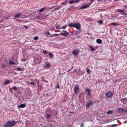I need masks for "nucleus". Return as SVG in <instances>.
<instances>
[{"label":"nucleus","instance_id":"f257e3e1","mask_svg":"<svg viewBox=\"0 0 127 127\" xmlns=\"http://www.w3.org/2000/svg\"><path fill=\"white\" fill-rule=\"evenodd\" d=\"M17 122L14 121H13L11 122L10 121H8L4 125V127H11L15 125Z\"/></svg>","mask_w":127,"mask_h":127},{"label":"nucleus","instance_id":"f03ea898","mask_svg":"<svg viewBox=\"0 0 127 127\" xmlns=\"http://www.w3.org/2000/svg\"><path fill=\"white\" fill-rule=\"evenodd\" d=\"M79 86L77 85H75L74 87V93L76 94H77L78 92L79 91Z\"/></svg>","mask_w":127,"mask_h":127},{"label":"nucleus","instance_id":"7ed1b4c3","mask_svg":"<svg viewBox=\"0 0 127 127\" xmlns=\"http://www.w3.org/2000/svg\"><path fill=\"white\" fill-rule=\"evenodd\" d=\"M94 103L93 101L89 100L88 102H86V106L87 107H89L90 106L92 105V104Z\"/></svg>","mask_w":127,"mask_h":127},{"label":"nucleus","instance_id":"20e7f679","mask_svg":"<svg viewBox=\"0 0 127 127\" xmlns=\"http://www.w3.org/2000/svg\"><path fill=\"white\" fill-rule=\"evenodd\" d=\"M60 34L65 36H66L68 35L69 33L66 31L64 30L62 32L60 33Z\"/></svg>","mask_w":127,"mask_h":127},{"label":"nucleus","instance_id":"39448f33","mask_svg":"<svg viewBox=\"0 0 127 127\" xmlns=\"http://www.w3.org/2000/svg\"><path fill=\"white\" fill-rule=\"evenodd\" d=\"M74 27L79 30L80 28V25L79 23H74Z\"/></svg>","mask_w":127,"mask_h":127},{"label":"nucleus","instance_id":"423d86ee","mask_svg":"<svg viewBox=\"0 0 127 127\" xmlns=\"http://www.w3.org/2000/svg\"><path fill=\"white\" fill-rule=\"evenodd\" d=\"M106 96L109 98L111 97L112 95L113 94L111 91L108 92L106 94Z\"/></svg>","mask_w":127,"mask_h":127},{"label":"nucleus","instance_id":"0eeeda50","mask_svg":"<svg viewBox=\"0 0 127 127\" xmlns=\"http://www.w3.org/2000/svg\"><path fill=\"white\" fill-rule=\"evenodd\" d=\"M90 5V4H86L83 6H81V9H83L86 8L87 7L89 6Z\"/></svg>","mask_w":127,"mask_h":127},{"label":"nucleus","instance_id":"6e6552de","mask_svg":"<svg viewBox=\"0 0 127 127\" xmlns=\"http://www.w3.org/2000/svg\"><path fill=\"white\" fill-rule=\"evenodd\" d=\"M26 107V105L25 104H22L18 106V107L19 108H24L25 107Z\"/></svg>","mask_w":127,"mask_h":127},{"label":"nucleus","instance_id":"1a4fd4ad","mask_svg":"<svg viewBox=\"0 0 127 127\" xmlns=\"http://www.w3.org/2000/svg\"><path fill=\"white\" fill-rule=\"evenodd\" d=\"M86 94L88 95L89 96H91V93L90 90L88 89L86 91Z\"/></svg>","mask_w":127,"mask_h":127},{"label":"nucleus","instance_id":"9d476101","mask_svg":"<svg viewBox=\"0 0 127 127\" xmlns=\"http://www.w3.org/2000/svg\"><path fill=\"white\" fill-rule=\"evenodd\" d=\"M125 110L123 108H119L118 109V112H122L123 111H125Z\"/></svg>","mask_w":127,"mask_h":127},{"label":"nucleus","instance_id":"9b49d317","mask_svg":"<svg viewBox=\"0 0 127 127\" xmlns=\"http://www.w3.org/2000/svg\"><path fill=\"white\" fill-rule=\"evenodd\" d=\"M96 42L99 44H101L102 42L101 40L100 39H98L96 40Z\"/></svg>","mask_w":127,"mask_h":127},{"label":"nucleus","instance_id":"f8f14e48","mask_svg":"<svg viewBox=\"0 0 127 127\" xmlns=\"http://www.w3.org/2000/svg\"><path fill=\"white\" fill-rule=\"evenodd\" d=\"M21 15V13H18L16 14L14 16V17L15 18H18Z\"/></svg>","mask_w":127,"mask_h":127},{"label":"nucleus","instance_id":"ddd939ff","mask_svg":"<svg viewBox=\"0 0 127 127\" xmlns=\"http://www.w3.org/2000/svg\"><path fill=\"white\" fill-rule=\"evenodd\" d=\"M46 9V7H45L41 8L39 10L38 12H42Z\"/></svg>","mask_w":127,"mask_h":127},{"label":"nucleus","instance_id":"4468645a","mask_svg":"<svg viewBox=\"0 0 127 127\" xmlns=\"http://www.w3.org/2000/svg\"><path fill=\"white\" fill-rule=\"evenodd\" d=\"M45 66L47 68L49 67L50 66V65L48 62H46L45 63Z\"/></svg>","mask_w":127,"mask_h":127},{"label":"nucleus","instance_id":"2eb2a0df","mask_svg":"<svg viewBox=\"0 0 127 127\" xmlns=\"http://www.w3.org/2000/svg\"><path fill=\"white\" fill-rule=\"evenodd\" d=\"M79 51H78L77 50H74L72 52V53L74 54H78Z\"/></svg>","mask_w":127,"mask_h":127},{"label":"nucleus","instance_id":"dca6fc26","mask_svg":"<svg viewBox=\"0 0 127 127\" xmlns=\"http://www.w3.org/2000/svg\"><path fill=\"white\" fill-rule=\"evenodd\" d=\"M74 23H71L68 25V26L69 27H74Z\"/></svg>","mask_w":127,"mask_h":127},{"label":"nucleus","instance_id":"f3484780","mask_svg":"<svg viewBox=\"0 0 127 127\" xmlns=\"http://www.w3.org/2000/svg\"><path fill=\"white\" fill-rule=\"evenodd\" d=\"M9 64L11 65L13 64H16L15 63H14L13 61L12 60H10L9 61Z\"/></svg>","mask_w":127,"mask_h":127},{"label":"nucleus","instance_id":"a211bd4d","mask_svg":"<svg viewBox=\"0 0 127 127\" xmlns=\"http://www.w3.org/2000/svg\"><path fill=\"white\" fill-rule=\"evenodd\" d=\"M10 82V81L9 80H5L4 82V84L6 85L8 83Z\"/></svg>","mask_w":127,"mask_h":127},{"label":"nucleus","instance_id":"6ab92c4d","mask_svg":"<svg viewBox=\"0 0 127 127\" xmlns=\"http://www.w3.org/2000/svg\"><path fill=\"white\" fill-rule=\"evenodd\" d=\"M113 112V111L109 110L107 112V114H110Z\"/></svg>","mask_w":127,"mask_h":127},{"label":"nucleus","instance_id":"aec40b11","mask_svg":"<svg viewBox=\"0 0 127 127\" xmlns=\"http://www.w3.org/2000/svg\"><path fill=\"white\" fill-rule=\"evenodd\" d=\"M89 47L91 48V50L92 51H94L95 50V49L94 48L91 46H90Z\"/></svg>","mask_w":127,"mask_h":127},{"label":"nucleus","instance_id":"412c9836","mask_svg":"<svg viewBox=\"0 0 127 127\" xmlns=\"http://www.w3.org/2000/svg\"><path fill=\"white\" fill-rule=\"evenodd\" d=\"M67 26V25H64L62 27H61L62 29H65L66 27Z\"/></svg>","mask_w":127,"mask_h":127},{"label":"nucleus","instance_id":"4be33fe9","mask_svg":"<svg viewBox=\"0 0 127 127\" xmlns=\"http://www.w3.org/2000/svg\"><path fill=\"white\" fill-rule=\"evenodd\" d=\"M48 55L50 58H52L53 57V55L52 53H49Z\"/></svg>","mask_w":127,"mask_h":127},{"label":"nucleus","instance_id":"5701e85b","mask_svg":"<svg viewBox=\"0 0 127 127\" xmlns=\"http://www.w3.org/2000/svg\"><path fill=\"white\" fill-rule=\"evenodd\" d=\"M56 28L57 29H62L61 27H60V26L59 25H57L56 26Z\"/></svg>","mask_w":127,"mask_h":127},{"label":"nucleus","instance_id":"b1692460","mask_svg":"<svg viewBox=\"0 0 127 127\" xmlns=\"http://www.w3.org/2000/svg\"><path fill=\"white\" fill-rule=\"evenodd\" d=\"M118 12H124V10H121L120 9H118Z\"/></svg>","mask_w":127,"mask_h":127},{"label":"nucleus","instance_id":"393cba45","mask_svg":"<svg viewBox=\"0 0 127 127\" xmlns=\"http://www.w3.org/2000/svg\"><path fill=\"white\" fill-rule=\"evenodd\" d=\"M86 72L89 74H90V70L88 68H87L86 69Z\"/></svg>","mask_w":127,"mask_h":127},{"label":"nucleus","instance_id":"a878e982","mask_svg":"<svg viewBox=\"0 0 127 127\" xmlns=\"http://www.w3.org/2000/svg\"><path fill=\"white\" fill-rule=\"evenodd\" d=\"M45 33L46 34L50 35V33L48 31H45Z\"/></svg>","mask_w":127,"mask_h":127},{"label":"nucleus","instance_id":"bb28decb","mask_svg":"<svg viewBox=\"0 0 127 127\" xmlns=\"http://www.w3.org/2000/svg\"><path fill=\"white\" fill-rule=\"evenodd\" d=\"M38 37L37 36H36L34 37V39L35 40H38Z\"/></svg>","mask_w":127,"mask_h":127},{"label":"nucleus","instance_id":"cd10ccee","mask_svg":"<svg viewBox=\"0 0 127 127\" xmlns=\"http://www.w3.org/2000/svg\"><path fill=\"white\" fill-rule=\"evenodd\" d=\"M74 2V1L73 0H72L69 1L68 3L69 4H71L73 3Z\"/></svg>","mask_w":127,"mask_h":127},{"label":"nucleus","instance_id":"c85d7f7f","mask_svg":"<svg viewBox=\"0 0 127 127\" xmlns=\"http://www.w3.org/2000/svg\"><path fill=\"white\" fill-rule=\"evenodd\" d=\"M98 22L99 23L102 24L103 21L101 20H99L98 21Z\"/></svg>","mask_w":127,"mask_h":127},{"label":"nucleus","instance_id":"c756f323","mask_svg":"<svg viewBox=\"0 0 127 127\" xmlns=\"http://www.w3.org/2000/svg\"><path fill=\"white\" fill-rule=\"evenodd\" d=\"M51 116L50 115L47 114L46 115V118H47L49 119L50 118Z\"/></svg>","mask_w":127,"mask_h":127},{"label":"nucleus","instance_id":"7c9ffc66","mask_svg":"<svg viewBox=\"0 0 127 127\" xmlns=\"http://www.w3.org/2000/svg\"><path fill=\"white\" fill-rule=\"evenodd\" d=\"M126 98H122L121 99V101H125L126 100Z\"/></svg>","mask_w":127,"mask_h":127},{"label":"nucleus","instance_id":"2f4dec72","mask_svg":"<svg viewBox=\"0 0 127 127\" xmlns=\"http://www.w3.org/2000/svg\"><path fill=\"white\" fill-rule=\"evenodd\" d=\"M59 34H54L53 35V36H59Z\"/></svg>","mask_w":127,"mask_h":127},{"label":"nucleus","instance_id":"473e14b6","mask_svg":"<svg viewBox=\"0 0 127 127\" xmlns=\"http://www.w3.org/2000/svg\"><path fill=\"white\" fill-rule=\"evenodd\" d=\"M118 125L117 124H113L112 125V127H116L118 126Z\"/></svg>","mask_w":127,"mask_h":127},{"label":"nucleus","instance_id":"72a5a7b5","mask_svg":"<svg viewBox=\"0 0 127 127\" xmlns=\"http://www.w3.org/2000/svg\"><path fill=\"white\" fill-rule=\"evenodd\" d=\"M111 24L114 26H117V24L116 23H111Z\"/></svg>","mask_w":127,"mask_h":127},{"label":"nucleus","instance_id":"f704fd0d","mask_svg":"<svg viewBox=\"0 0 127 127\" xmlns=\"http://www.w3.org/2000/svg\"><path fill=\"white\" fill-rule=\"evenodd\" d=\"M60 88V86L59 85V84H58L57 86L56 87V88Z\"/></svg>","mask_w":127,"mask_h":127},{"label":"nucleus","instance_id":"c9c22d12","mask_svg":"<svg viewBox=\"0 0 127 127\" xmlns=\"http://www.w3.org/2000/svg\"><path fill=\"white\" fill-rule=\"evenodd\" d=\"M16 70L17 71L22 70V68H17Z\"/></svg>","mask_w":127,"mask_h":127},{"label":"nucleus","instance_id":"e433bc0d","mask_svg":"<svg viewBox=\"0 0 127 127\" xmlns=\"http://www.w3.org/2000/svg\"><path fill=\"white\" fill-rule=\"evenodd\" d=\"M95 0H90L91 2H90V4L91 5L93 2Z\"/></svg>","mask_w":127,"mask_h":127},{"label":"nucleus","instance_id":"4c0bfd02","mask_svg":"<svg viewBox=\"0 0 127 127\" xmlns=\"http://www.w3.org/2000/svg\"><path fill=\"white\" fill-rule=\"evenodd\" d=\"M12 88H13V89L15 90H16L17 89V88L15 87H13Z\"/></svg>","mask_w":127,"mask_h":127},{"label":"nucleus","instance_id":"58836bf2","mask_svg":"<svg viewBox=\"0 0 127 127\" xmlns=\"http://www.w3.org/2000/svg\"><path fill=\"white\" fill-rule=\"evenodd\" d=\"M6 67V65L3 63L2 64V67Z\"/></svg>","mask_w":127,"mask_h":127},{"label":"nucleus","instance_id":"ea45409f","mask_svg":"<svg viewBox=\"0 0 127 127\" xmlns=\"http://www.w3.org/2000/svg\"><path fill=\"white\" fill-rule=\"evenodd\" d=\"M80 0H75L74 2L76 3L78 2Z\"/></svg>","mask_w":127,"mask_h":127},{"label":"nucleus","instance_id":"a19ab883","mask_svg":"<svg viewBox=\"0 0 127 127\" xmlns=\"http://www.w3.org/2000/svg\"><path fill=\"white\" fill-rule=\"evenodd\" d=\"M30 83L31 84H32V85H35V84H34V83L33 82H30Z\"/></svg>","mask_w":127,"mask_h":127},{"label":"nucleus","instance_id":"79ce46f5","mask_svg":"<svg viewBox=\"0 0 127 127\" xmlns=\"http://www.w3.org/2000/svg\"><path fill=\"white\" fill-rule=\"evenodd\" d=\"M26 60L25 59H22V61L23 62H25Z\"/></svg>","mask_w":127,"mask_h":127},{"label":"nucleus","instance_id":"37998d69","mask_svg":"<svg viewBox=\"0 0 127 127\" xmlns=\"http://www.w3.org/2000/svg\"><path fill=\"white\" fill-rule=\"evenodd\" d=\"M126 95H127V92L124 94L125 96ZM126 98L127 99V97H126Z\"/></svg>","mask_w":127,"mask_h":127},{"label":"nucleus","instance_id":"c03bdc74","mask_svg":"<svg viewBox=\"0 0 127 127\" xmlns=\"http://www.w3.org/2000/svg\"><path fill=\"white\" fill-rule=\"evenodd\" d=\"M37 19H40V20H41V19H40V17H38L37 18Z\"/></svg>","mask_w":127,"mask_h":127},{"label":"nucleus","instance_id":"a18cd8bd","mask_svg":"<svg viewBox=\"0 0 127 127\" xmlns=\"http://www.w3.org/2000/svg\"><path fill=\"white\" fill-rule=\"evenodd\" d=\"M43 51L45 53L47 54V53L46 51L43 50Z\"/></svg>","mask_w":127,"mask_h":127},{"label":"nucleus","instance_id":"49530a36","mask_svg":"<svg viewBox=\"0 0 127 127\" xmlns=\"http://www.w3.org/2000/svg\"><path fill=\"white\" fill-rule=\"evenodd\" d=\"M50 126L51 127H53V125L52 124H50Z\"/></svg>","mask_w":127,"mask_h":127},{"label":"nucleus","instance_id":"de8ad7c7","mask_svg":"<svg viewBox=\"0 0 127 127\" xmlns=\"http://www.w3.org/2000/svg\"><path fill=\"white\" fill-rule=\"evenodd\" d=\"M84 126L83 124H82L81 125V127H83Z\"/></svg>","mask_w":127,"mask_h":127},{"label":"nucleus","instance_id":"09e8293b","mask_svg":"<svg viewBox=\"0 0 127 127\" xmlns=\"http://www.w3.org/2000/svg\"><path fill=\"white\" fill-rule=\"evenodd\" d=\"M25 27V28H28V27H27V26H25V27Z\"/></svg>","mask_w":127,"mask_h":127},{"label":"nucleus","instance_id":"8fccbe9b","mask_svg":"<svg viewBox=\"0 0 127 127\" xmlns=\"http://www.w3.org/2000/svg\"><path fill=\"white\" fill-rule=\"evenodd\" d=\"M114 0L116 1H117V0Z\"/></svg>","mask_w":127,"mask_h":127},{"label":"nucleus","instance_id":"3c124183","mask_svg":"<svg viewBox=\"0 0 127 127\" xmlns=\"http://www.w3.org/2000/svg\"><path fill=\"white\" fill-rule=\"evenodd\" d=\"M20 20H18V21H19Z\"/></svg>","mask_w":127,"mask_h":127},{"label":"nucleus","instance_id":"603ef678","mask_svg":"<svg viewBox=\"0 0 127 127\" xmlns=\"http://www.w3.org/2000/svg\"><path fill=\"white\" fill-rule=\"evenodd\" d=\"M125 123H126V121H125Z\"/></svg>","mask_w":127,"mask_h":127},{"label":"nucleus","instance_id":"864d4df0","mask_svg":"<svg viewBox=\"0 0 127 127\" xmlns=\"http://www.w3.org/2000/svg\"><path fill=\"white\" fill-rule=\"evenodd\" d=\"M45 127H47V126H46Z\"/></svg>","mask_w":127,"mask_h":127},{"label":"nucleus","instance_id":"5fc2aeb1","mask_svg":"<svg viewBox=\"0 0 127 127\" xmlns=\"http://www.w3.org/2000/svg\"><path fill=\"white\" fill-rule=\"evenodd\" d=\"M126 7H127V5Z\"/></svg>","mask_w":127,"mask_h":127},{"label":"nucleus","instance_id":"6e6d98bb","mask_svg":"<svg viewBox=\"0 0 127 127\" xmlns=\"http://www.w3.org/2000/svg\"><path fill=\"white\" fill-rule=\"evenodd\" d=\"M126 29H127V28H126Z\"/></svg>","mask_w":127,"mask_h":127}]
</instances>
